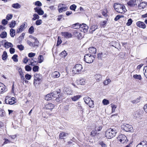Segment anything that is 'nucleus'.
Wrapping results in <instances>:
<instances>
[{"instance_id": "obj_1", "label": "nucleus", "mask_w": 147, "mask_h": 147, "mask_svg": "<svg viewBox=\"0 0 147 147\" xmlns=\"http://www.w3.org/2000/svg\"><path fill=\"white\" fill-rule=\"evenodd\" d=\"M118 130V127L109 129L106 131L105 136L108 139H111L115 136Z\"/></svg>"}, {"instance_id": "obj_2", "label": "nucleus", "mask_w": 147, "mask_h": 147, "mask_svg": "<svg viewBox=\"0 0 147 147\" xmlns=\"http://www.w3.org/2000/svg\"><path fill=\"white\" fill-rule=\"evenodd\" d=\"M34 84L36 86L39 84L42 80V76L40 74H36L34 75Z\"/></svg>"}, {"instance_id": "obj_3", "label": "nucleus", "mask_w": 147, "mask_h": 147, "mask_svg": "<svg viewBox=\"0 0 147 147\" xmlns=\"http://www.w3.org/2000/svg\"><path fill=\"white\" fill-rule=\"evenodd\" d=\"M82 65L80 64H77L73 68L72 71L74 74L80 73L82 72Z\"/></svg>"}, {"instance_id": "obj_4", "label": "nucleus", "mask_w": 147, "mask_h": 147, "mask_svg": "<svg viewBox=\"0 0 147 147\" xmlns=\"http://www.w3.org/2000/svg\"><path fill=\"white\" fill-rule=\"evenodd\" d=\"M5 102L6 104L11 105L16 102V99L14 97H11L8 96H6Z\"/></svg>"}, {"instance_id": "obj_5", "label": "nucleus", "mask_w": 147, "mask_h": 147, "mask_svg": "<svg viewBox=\"0 0 147 147\" xmlns=\"http://www.w3.org/2000/svg\"><path fill=\"white\" fill-rule=\"evenodd\" d=\"M94 58L92 55L90 54H88L85 55L84 60L86 62L90 63L93 62Z\"/></svg>"}, {"instance_id": "obj_6", "label": "nucleus", "mask_w": 147, "mask_h": 147, "mask_svg": "<svg viewBox=\"0 0 147 147\" xmlns=\"http://www.w3.org/2000/svg\"><path fill=\"white\" fill-rule=\"evenodd\" d=\"M118 140L121 143H126L128 141L127 138L124 135H120L117 138Z\"/></svg>"}, {"instance_id": "obj_7", "label": "nucleus", "mask_w": 147, "mask_h": 147, "mask_svg": "<svg viewBox=\"0 0 147 147\" xmlns=\"http://www.w3.org/2000/svg\"><path fill=\"white\" fill-rule=\"evenodd\" d=\"M83 32L80 30H75L74 32V36L77 37L78 38L80 39L83 36Z\"/></svg>"}, {"instance_id": "obj_8", "label": "nucleus", "mask_w": 147, "mask_h": 147, "mask_svg": "<svg viewBox=\"0 0 147 147\" xmlns=\"http://www.w3.org/2000/svg\"><path fill=\"white\" fill-rule=\"evenodd\" d=\"M80 30L81 32L84 33L86 32H87L88 29V27L85 24H82L79 25Z\"/></svg>"}, {"instance_id": "obj_9", "label": "nucleus", "mask_w": 147, "mask_h": 147, "mask_svg": "<svg viewBox=\"0 0 147 147\" xmlns=\"http://www.w3.org/2000/svg\"><path fill=\"white\" fill-rule=\"evenodd\" d=\"M27 23L26 22H24L20 26V28L17 30L16 33H19L22 32L27 27Z\"/></svg>"}, {"instance_id": "obj_10", "label": "nucleus", "mask_w": 147, "mask_h": 147, "mask_svg": "<svg viewBox=\"0 0 147 147\" xmlns=\"http://www.w3.org/2000/svg\"><path fill=\"white\" fill-rule=\"evenodd\" d=\"M122 128L126 131H131L133 130V127L131 125L128 124H124L122 126Z\"/></svg>"}, {"instance_id": "obj_11", "label": "nucleus", "mask_w": 147, "mask_h": 147, "mask_svg": "<svg viewBox=\"0 0 147 147\" xmlns=\"http://www.w3.org/2000/svg\"><path fill=\"white\" fill-rule=\"evenodd\" d=\"M32 42H32L31 41L29 40H28L27 41V43L28 45L32 47H34L36 46H37L38 45V40H36V41H34L33 40H32Z\"/></svg>"}, {"instance_id": "obj_12", "label": "nucleus", "mask_w": 147, "mask_h": 147, "mask_svg": "<svg viewBox=\"0 0 147 147\" xmlns=\"http://www.w3.org/2000/svg\"><path fill=\"white\" fill-rule=\"evenodd\" d=\"M63 4H60L58 6V10L59 12L61 13L63 11H66L67 9V7L66 6H63Z\"/></svg>"}, {"instance_id": "obj_13", "label": "nucleus", "mask_w": 147, "mask_h": 147, "mask_svg": "<svg viewBox=\"0 0 147 147\" xmlns=\"http://www.w3.org/2000/svg\"><path fill=\"white\" fill-rule=\"evenodd\" d=\"M7 90L6 86L0 82V94L3 93Z\"/></svg>"}, {"instance_id": "obj_14", "label": "nucleus", "mask_w": 147, "mask_h": 147, "mask_svg": "<svg viewBox=\"0 0 147 147\" xmlns=\"http://www.w3.org/2000/svg\"><path fill=\"white\" fill-rule=\"evenodd\" d=\"M34 10L39 15H42L44 13L43 11L41 8L36 7L34 8Z\"/></svg>"}, {"instance_id": "obj_15", "label": "nucleus", "mask_w": 147, "mask_h": 147, "mask_svg": "<svg viewBox=\"0 0 147 147\" xmlns=\"http://www.w3.org/2000/svg\"><path fill=\"white\" fill-rule=\"evenodd\" d=\"M77 81L78 84L80 85H84L87 82L86 79L83 78H81Z\"/></svg>"}, {"instance_id": "obj_16", "label": "nucleus", "mask_w": 147, "mask_h": 147, "mask_svg": "<svg viewBox=\"0 0 147 147\" xmlns=\"http://www.w3.org/2000/svg\"><path fill=\"white\" fill-rule=\"evenodd\" d=\"M136 24L137 26L140 28L144 29L146 27V25L144 23L141 21L137 22Z\"/></svg>"}, {"instance_id": "obj_17", "label": "nucleus", "mask_w": 147, "mask_h": 147, "mask_svg": "<svg viewBox=\"0 0 147 147\" xmlns=\"http://www.w3.org/2000/svg\"><path fill=\"white\" fill-rule=\"evenodd\" d=\"M136 147H147V142L146 141H142Z\"/></svg>"}, {"instance_id": "obj_18", "label": "nucleus", "mask_w": 147, "mask_h": 147, "mask_svg": "<svg viewBox=\"0 0 147 147\" xmlns=\"http://www.w3.org/2000/svg\"><path fill=\"white\" fill-rule=\"evenodd\" d=\"M62 35L65 38H69L72 37V34L68 32H62L61 33Z\"/></svg>"}, {"instance_id": "obj_19", "label": "nucleus", "mask_w": 147, "mask_h": 147, "mask_svg": "<svg viewBox=\"0 0 147 147\" xmlns=\"http://www.w3.org/2000/svg\"><path fill=\"white\" fill-rule=\"evenodd\" d=\"M106 57L107 55L105 53H99L98 55V57L99 59H103Z\"/></svg>"}, {"instance_id": "obj_20", "label": "nucleus", "mask_w": 147, "mask_h": 147, "mask_svg": "<svg viewBox=\"0 0 147 147\" xmlns=\"http://www.w3.org/2000/svg\"><path fill=\"white\" fill-rule=\"evenodd\" d=\"M60 74L59 72L55 71L52 73L51 76L54 78H58L60 76Z\"/></svg>"}, {"instance_id": "obj_21", "label": "nucleus", "mask_w": 147, "mask_h": 147, "mask_svg": "<svg viewBox=\"0 0 147 147\" xmlns=\"http://www.w3.org/2000/svg\"><path fill=\"white\" fill-rule=\"evenodd\" d=\"M77 104V106L78 109L80 111L81 114H83L84 111V109L83 108L80 102H78Z\"/></svg>"}, {"instance_id": "obj_22", "label": "nucleus", "mask_w": 147, "mask_h": 147, "mask_svg": "<svg viewBox=\"0 0 147 147\" xmlns=\"http://www.w3.org/2000/svg\"><path fill=\"white\" fill-rule=\"evenodd\" d=\"M55 105L51 103H48L45 105V107L46 109H52L54 108Z\"/></svg>"}, {"instance_id": "obj_23", "label": "nucleus", "mask_w": 147, "mask_h": 147, "mask_svg": "<svg viewBox=\"0 0 147 147\" xmlns=\"http://www.w3.org/2000/svg\"><path fill=\"white\" fill-rule=\"evenodd\" d=\"M125 11H126V9L125 6L124 5L122 6V7H121V8H119L118 9V10L117 11V12L120 13H123Z\"/></svg>"}, {"instance_id": "obj_24", "label": "nucleus", "mask_w": 147, "mask_h": 147, "mask_svg": "<svg viewBox=\"0 0 147 147\" xmlns=\"http://www.w3.org/2000/svg\"><path fill=\"white\" fill-rule=\"evenodd\" d=\"M128 5L131 7H134L137 5L135 1L134 0H130L128 3Z\"/></svg>"}, {"instance_id": "obj_25", "label": "nucleus", "mask_w": 147, "mask_h": 147, "mask_svg": "<svg viewBox=\"0 0 147 147\" xmlns=\"http://www.w3.org/2000/svg\"><path fill=\"white\" fill-rule=\"evenodd\" d=\"M60 93L56 91H54L52 93H51V95L52 98H56L57 97H59L60 95Z\"/></svg>"}, {"instance_id": "obj_26", "label": "nucleus", "mask_w": 147, "mask_h": 147, "mask_svg": "<svg viewBox=\"0 0 147 147\" xmlns=\"http://www.w3.org/2000/svg\"><path fill=\"white\" fill-rule=\"evenodd\" d=\"M140 3L138 6V8L140 9H143L145 8L146 5V4L145 2Z\"/></svg>"}, {"instance_id": "obj_27", "label": "nucleus", "mask_w": 147, "mask_h": 147, "mask_svg": "<svg viewBox=\"0 0 147 147\" xmlns=\"http://www.w3.org/2000/svg\"><path fill=\"white\" fill-rule=\"evenodd\" d=\"M68 135V134L65 132H62L59 135V138L60 139H63V138L65 137Z\"/></svg>"}, {"instance_id": "obj_28", "label": "nucleus", "mask_w": 147, "mask_h": 147, "mask_svg": "<svg viewBox=\"0 0 147 147\" xmlns=\"http://www.w3.org/2000/svg\"><path fill=\"white\" fill-rule=\"evenodd\" d=\"M89 52L95 54L96 53V49L94 47H91L89 49Z\"/></svg>"}, {"instance_id": "obj_29", "label": "nucleus", "mask_w": 147, "mask_h": 147, "mask_svg": "<svg viewBox=\"0 0 147 147\" xmlns=\"http://www.w3.org/2000/svg\"><path fill=\"white\" fill-rule=\"evenodd\" d=\"M13 45L10 42H7L5 43L4 46L6 48H8L9 47H13Z\"/></svg>"}, {"instance_id": "obj_30", "label": "nucleus", "mask_w": 147, "mask_h": 147, "mask_svg": "<svg viewBox=\"0 0 147 147\" xmlns=\"http://www.w3.org/2000/svg\"><path fill=\"white\" fill-rule=\"evenodd\" d=\"M16 31L14 29H11L10 30V34L12 37H13L15 35Z\"/></svg>"}, {"instance_id": "obj_31", "label": "nucleus", "mask_w": 147, "mask_h": 147, "mask_svg": "<svg viewBox=\"0 0 147 147\" xmlns=\"http://www.w3.org/2000/svg\"><path fill=\"white\" fill-rule=\"evenodd\" d=\"M12 6L15 9H19L21 7V5L18 3H16L13 4L12 5Z\"/></svg>"}, {"instance_id": "obj_32", "label": "nucleus", "mask_w": 147, "mask_h": 147, "mask_svg": "<svg viewBox=\"0 0 147 147\" xmlns=\"http://www.w3.org/2000/svg\"><path fill=\"white\" fill-rule=\"evenodd\" d=\"M97 127H95V129H93L91 132V135L92 136H94L97 133V131L96 130Z\"/></svg>"}, {"instance_id": "obj_33", "label": "nucleus", "mask_w": 147, "mask_h": 147, "mask_svg": "<svg viewBox=\"0 0 147 147\" xmlns=\"http://www.w3.org/2000/svg\"><path fill=\"white\" fill-rule=\"evenodd\" d=\"M7 57V53L6 51H4L2 55V59L3 60H6Z\"/></svg>"}, {"instance_id": "obj_34", "label": "nucleus", "mask_w": 147, "mask_h": 147, "mask_svg": "<svg viewBox=\"0 0 147 147\" xmlns=\"http://www.w3.org/2000/svg\"><path fill=\"white\" fill-rule=\"evenodd\" d=\"M81 97L80 95H76L71 98L72 100L75 101L79 99Z\"/></svg>"}, {"instance_id": "obj_35", "label": "nucleus", "mask_w": 147, "mask_h": 147, "mask_svg": "<svg viewBox=\"0 0 147 147\" xmlns=\"http://www.w3.org/2000/svg\"><path fill=\"white\" fill-rule=\"evenodd\" d=\"M52 98V97L51 96V93L47 95L45 97V99L47 100H51Z\"/></svg>"}, {"instance_id": "obj_36", "label": "nucleus", "mask_w": 147, "mask_h": 147, "mask_svg": "<svg viewBox=\"0 0 147 147\" xmlns=\"http://www.w3.org/2000/svg\"><path fill=\"white\" fill-rule=\"evenodd\" d=\"M133 77L136 79H138L140 80H141L142 77L140 75L135 74L133 76Z\"/></svg>"}, {"instance_id": "obj_37", "label": "nucleus", "mask_w": 147, "mask_h": 147, "mask_svg": "<svg viewBox=\"0 0 147 147\" xmlns=\"http://www.w3.org/2000/svg\"><path fill=\"white\" fill-rule=\"evenodd\" d=\"M16 24V22L12 20L9 24V27L11 28H13Z\"/></svg>"}, {"instance_id": "obj_38", "label": "nucleus", "mask_w": 147, "mask_h": 147, "mask_svg": "<svg viewBox=\"0 0 147 147\" xmlns=\"http://www.w3.org/2000/svg\"><path fill=\"white\" fill-rule=\"evenodd\" d=\"M85 102L86 104H87L89 102V101L91 100V99L88 96H86L84 98Z\"/></svg>"}, {"instance_id": "obj_39", "label": "nucleus", "mask_w": 147, "mask_h": 147, "mask_svg": "<svg viewBox=\"0 0 147 147\" xmlns=\"http://www.w3.org/2000/svg\"><path fill=\"white\" fill-rule=\"evenodd\" d=\"M95 78L97 81L99 82L102 79L101 76L99 74H96L95 76Z\"/></svg>"}, {"instance_id": "obj_40", "label": "nucleus", "mask_w": 147, "mask_h": 147, "mask_svg": "<svg viewBox=\"0 0 147 147\" xmlns=\"http://www.w3.org/2000/svg\"><path fill=\"white\" fill-rule=\"evenodd\" d=\"M44 58L42 55H40L38 58V62L39 63H41L43 61Z\"/></svg>"}, {"instance_id": "obj_41", "label": "nucleus", "mask_w": 147, "mask_h": 147, "mask_svg": "<svg viewBox=\"0 0 147 147\" xmlns=\"http://www.w3.org/2000/svg\"><path fill=\"white\" fill-rule=\"evenodd\" d=\"M140 97H138L136 99L134 100L131 101V102L133 104H136L140 102Z\"/></svg>"}, {"instance_id": "obj_42", "label": "nucleus", "mask_w": 147, "mask_h": 147, "mask_svg": "<svg viewBox=\"0 0 147 147\" xmlns=\"http://www.w3.org/2000/svg\"><path fill=\"white\" fill-rule=\"evenodd\" d=\"M33 18L32 19L33 20H35L37 19L38 20L40 18L39 16L36 13L33 14Z\"/></svg>"}, {"instance_id": "obj_43", "label": "nucleus", "mask_w": 147, "mask_h": 147, "mask_svg": "<svg viewBox=\"0 0 147 147\" xmlns=\"http://www.w3.org/2000/svg\"><path fill=\"white\" fill-rule=\"evenodd\" d=\"M90 107H92L94 105L93 101L91 99L89 101V102L87 104Z\"/></svg>"}, {"instance_id": "obj_44", "label": "nucleus", "mask_w": 147, "mask_h": 147, "mask_svg": "<svg viewBox=\"0 0 147 147\" xmlns=\"http://www.w3.org/2000/svg\"><path fill=\"white\" fill-rule=\"evenodd\" d=\"M111 107L112 108V113L114 112L115 111V109L117 107V106L116 105H114L113 104H111Z\"/></svg>"}, {"instance_id": "obj_45", "label": "nucleus", "mask_w": 147, "mask_h": 147, "mask_svg": "<svg viewBox=\"0 0 147 147\" xmlns=\"http://www.w3.org/2000/svg\"><path fill=\"white\" fill-rule=\"evenodd\" d=\"M143 71L144 75L147 78V66H146L144 67Z\"/></svg>"}, {"instance_id": "obj_46", "label": "nucleus", "mask_w": 147, "mask_h": 147, "mask_svg": "<svg viewBox=\"0 0 147 147\" xmlns=\"http://www.w3.org/2000/svg\"><path fill=\"white\" fill-rule=\"evenodd\" d=\"M102 102V104L104 105H108L109 103V100L106 99H104L103 100Z\"/></svg>"}, {"instance_id": "obj_47", "label": "nucleus", "mask_w": 147, "mask_h": 147, "mask_svg": "<svg viewBox=\"0 0 147 147\" xmlns=\"http://www.w3.org/2000/svg\"><path fill=\"white\" fill-rule=\"evenodd\" d=\"M7 35V34L6 32H2L0 34V37L3 38H4L6 37Z\"/></svg>"}, {"instance_id": "obj_48", "label": "nucleus", "mask_w": 147, "mask_h": 147, "mask_svg": "<svg viewBox=\"0 0 147 147\" xmlns=\"http://www.w3.org/2000/svg\"><path fill=\"white\" fill-rule=\"evenodd\" d=\"M39 67L37 65H35L32 68L33 71L34 72H37L38 71Z\"/></svg>"}, {"instance_id": "obj_49", "label": "nucleus", "mask_w": 147, "mask_h": 147, "mask_svg": "<svg viewBox=\"0 0 147 147\" xmlns=\"http://www.w3.org/2000/svg\"><path fill=\"white\" fill-rule=\"evenodd\" d=\"M34 32V27L33 26H31L28 30V32L30 34H32Z\"/></svg>"}, {"instance_id": "obj_50", "label": "nucleus", "mask_w": 147, "mask_h": 147, "mask_svg": "<svg viewBox=\"0 0 147 147\" xmlns=\"http://www.w3.org/2000/svg\"><path fill=\"white\" fill-rule=\"evenodd\" d=\"M17 55L15 54L12 57V59L14 61L17 62L18 61V59L17 58Z\"/></svg>"}, {"instance_id": "obj_51", "label": "nucleus", "mask_w": 147, "mask_h": 147, "mask_svg": "<svg viewBox=\"0 0 147 147\" xmlns=\"http://www.w3.org/2000/svg\"><path fill=\"white\" fill-rule=\"evenodd\" d=\"M42 21L41 20H38L35 22L37 26H39L42 24Z\"/></svg>"}, {"instance_id": "obj_52", "label": "nucleus", "mask_w": 147, "mask_h": 147, "mask_svg": "<svg viewBox=\"0 0 147 147\" xmlns=\"http://www.w3.org/2000/svg\"><path fill=\"white\" fill-rule=\"evenodd\" d=\"M99 144L101 147H107V145L102 141L99 142Z\"/></svg>"}, {"instance_id": "obj_53", "label": "nucleus", "mask_w": 147, "mask_h": 147, "mask_svg": "<svg viewBox=\"0 0 147 147\" xmlns=\"http://www.w3.org/2000/svg\"><path fill=\"white\" fill-rule=\"evenodd\" d=\"M97 28V26L93 25L91 27L90 29L92 30V32H93Z\"/></svg>"}, {"instance_id": "obj_54", "label": "nucleus", "mask_w": 147, "mask_h": 147, "mask_svg": "<svg viewBox=\"0 0 147 147\" xmlns=\"http://www.w3.org/2000/svg\"><path fill=\"white\" fill-rule=\"evenodd\" d=\"M76 8V6L75 4H73L70 7V9L74 11H75V9Z\"/></svg>"}, {"instance_id": "obj_55", "label": "nucleus", "mask_w": 147, "mask_h": 147, "mask_svg": "<svg viewBox=\"0 0 147 147\" xmlns=\"http://www.w3.org/2000/svg\"><path fill=\"white\" fill-rule=\"evenodd\" d=\"M13 15L11 14H9L7 15L6 17V19L7 20H9L12 18Z\"/></svg>"}, {"instance_id": "obj_56", "label": "nucleus", "mask_w": 147, "mask_h": 147, "mask_svg": "<svg viewBox=\"0 0 147 147\" xmlns=\"http://www.w3.org/2000/svg\"><path fill=\"white\" fill-rule=\"evenodd\" d=\"M111 82L110 79H107L104 82V84L105 85H107Z\"/></svg>"}, {"instance_id": "obj_57", "label": "nucleus", "mask_w": 147, "mask_h": 147, "mask_svg": "<svg viewBox=\"0 0 147 147\" xmlns=\"http://www.w3.org/2000/svg\"><path fill=\"white\" fill-rule=\"evenodd\" d=\"M134 115L135 119L139 118L140 117V115L139 114V113L138 112H136Z\"/></svg>"}, {"instance_id": "obj_58", "label": "nucleus", "mask_w": 147, "mask_h": 147, "mask_svg": "<svg viewBox=\"0 0 147 147\" xmlns=\"http://www.w3.org/2000/svg\"><path fill=\"white\" fill-rule=\"evenodd\" d=\"M132 22L133 21L132 20L131 18H130L128 20L126 24V25L127 26H129L131 24Z\"/></svg>"}, {"instance_id": "obj_59", "label": "nucleus", "mask_w": 147, "mask_h": 147, "mask_svg": "<svg viewBox=\"0 0 147 147\" xmlns=\"http://www.w3.org/2000/svg\"><path fill=\"white\" fill-rule=\"evenodd\" d=\"M18 72L20 75V76H21L24 75L23 72H22V69L21 68L19 67L18 69Z\"/></svg>"}, {"instance_id": "obj_60", "label": "nucleus", "mask_w": 147, "mask_h": 147, "mask_svg": "<svg viewBox=\"0 0 147 147\" xmlns=\"http://www.w3.org/2000/svg\"><path fill=\"white\" fill-rule=\"evenodd\" d=\"M18 48L21 51H22L24 49V47L22 45H18L17 46Z\"/></svg>"}, {"instance_id": "obj_61", "label": "nucleus", "mask_w": 147, "mask_h": 147, "mask_svg": "<svg viewBox=\"0 0 147 147\" xmlns=\"http://www.w3.org/2000/svg\"><path fill=\"white\" fill-rule=\"evenodd\" d=\"M25 68L26 70L27 71H30L31 70V67L28 65H26L25 67Z\"/></svg>"}, {"instance_id": "obj_62", "label": "nucleus", "mask_w": 147, "mask_h": 147, "mask_svg": "<svg viewBox=\"0 0 147 147\" xmlns=\"http://www.w3.org/2000/svg\"><path fill=\"white\" fill-rule=\"evenodd\" d=\"M119 4L118 3H114L113 5V7L115 9V10L117 11V10H118V9H117V7L118 6V5Z\"/></svg>"}, {"instance_id": "obj_63", "label": "nucleus", "mask_w": 147, "mask_h": 147, "mask_svg": "<svg viewBox=\"0 0 147 147\" xmlns=\"http://www.w3.org/2000/svg\"><path fill=\"white\" fill-rule=\"evenodd\" d=\"M36 55V54L34 53H28V56L30 57H34Z\"/></svg>"}, {"instance_id": "obj_64", "label": "nucleus", "mask_w": 147, "mask_h": 147, "mask_svg": "<svg viewBox=\"0 0 147 147\" xmlns=\"http://www.w3.org/2000/svg\"><path fill=\"white\" fill-rule=\"evenodd\" d=\"M26 78L28 80H30L31 78V76L30 74H26L25 76Z\"/></svg>"}]
</instances>
